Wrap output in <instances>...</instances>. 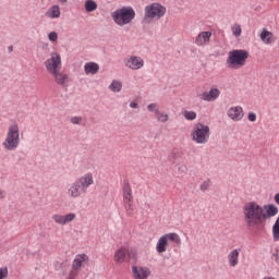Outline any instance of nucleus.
<instances>
[{
    "instance_id": "obj_38",
    "label": "nucleus",
    "mask_w": 279,
    "mask_h": 279,
    "mask_svg": "<svg viewBox=\"0 0 279 279\" xmlns=\"http://www.w3.org/2000/svg\"><path fill=\"white\" fill-rule=\"evenodd\" d=\"M130 108H133V109L138 108V102L132 101V102L130 104Z\"/></svg>"
},
{
    "instance_id": "obj_15",
    "label": "nucleus",
    "mask_w": 279,
    "mask_h": 279,
    "mask_svg": "<svg viewBox=\"0 0 279 279\" xmlns=\"http://www.w3.org/2000/svg\"><path fill=\"white\" fill-rule=\"evenodd\" d=\"M210 38H213V32L202 31L195 37L194 44L196 47H207V45H210Z\"/></svg>"
},
{
    "instance_id": "obj_11",
    "label": "nucleus",
    "mask_w": 279,
    "mask_h": 279,
    "mask_svg": "<svg viewBox=\"0 0 279 279\" xmlns=\"http://www.w3.org/2000/svg\"><path fill=\"white\" fill-rule=\"evenodd\" d=\"M124 66L131 71H141L145 66V60L138 56H130L124 59Z\"/></svg>"
},
{
    "instance_id": "obj_25",
    "label": "nucleus",
    "mask_w": 279,
    "mask_h": 279,
    "mask_svg": "<svg viewBox=\"0 0 279 279\" xmlns=\"http://www.w3.org/2000/svg\"><path fill=\"white\" fill-rule=\"evenodd\" d=\"M97 10V2L95 0H86L85 1V11L86 12H95Z\"/></svg>"
},
{
    "instance_id": "obj_30",
    "label": "nucleus",
    "mask_w": 279,
    "mask_h": 279,
    "mask_svg": "<svg viewBox=\"0 0 279 279\" xmlns=\"http://www.w3.org/2000/svg\"><path fill=\"white\" fill-rule=\"evenodd\" d=\"M211 184H213V182L210 181V179L203 181L199 186L202 193H206V191H208V189H210Z\"/></svg>"
},
{
    "instance_id": "obj_35",
    "label": "nucleus",
    "mask_w": 279,
    "mask_h": 279,
    "mask_svg": "<svg viewBox=\"0 0 279 279\" xmlns=\"http://www.w3.org/2000/svg\"><path fill=\"white\" fill-rule=\"evenodd\" d=\"M272 259L279 265V248L272 251Z\"/></svg>"
},
{
    "instance_id": "obj_21",
    "label": "nucleus",
    "mask_w": 279,
    "mask_h": 279,
    "mask_svg": "<svg viewBox=\"0 0 279 279\" xmlns=\"http://www.w3.org/2000/svg\"><path fill=\"white\" fill-rule=\"evenodd\" d=\"M259 38L264 43V45H271L272 43H276V38H274V33L267 31V28L262 29Z\"/></svg>"
},
{
    "instance_id": "obj_34",
    "label": "nucleus",
    "mask_w": 279,
    "mask_h": 279,
    "mask_svg": "<svg viewBox=\"0 0 279 279\" xmlns=\"http://www.w3.org/2000/svg\"><path fill=\"white\" fill-rule=\"evenodd\" d=\"M8 278V267H0V279Z\"/></svg>"
},
{
    "instance_id": "obj_13",
    "label": "nucleus",
    "mask_w": 279,
    "mask_h": 279,
    "mask_svg": "<svg viewBox=\"0 0 279 279\" xmlns=\"http://www.w3.org/2000/svg\"><path fill=\"white\" fill-rule=\"evenodd\" d=\"M131 269L134 279H147L151 276V270L147 266L133 264Z\"/></svg>"
},
{
    "instance_id": "obj_37",
    "label": "nucleus",
    "mask_w": 279,
    "mask_h": 279,
    "mask_svg": "<svg viewBox=\"0 0 279 279\" xmlns=\"http://www.w3.org/2000/svg\"><path fill=\"white\" fill-rule=\"evenodd\" d=\"M129 258H134V259H136V251H131V252L129 253Z\"/></svg>"
},
{
    "instance_id": "obj_16",
    "label": "nucleus",
    "mask_w": 279,
    "mask_h": 279,
    "mask_svg": "<svg viewBox=\"0 0 279 279\" xmlns=\"http://www.w3.org/2000/svg\"><path fill=\"white\" fill-rule=\"evenodd\" d=\"M227 117H229L231 119V121H234L235 123L239 121H243V117H245L243 107H241V106L230 107L227 110Z\"/></svg>"
},
{
    "instance_id": "obj_10",
    "label": "nucleus",
    "mask_w": 279,
    "mask_h": 279,
    "mask_svg": "<svg viewBox=\"0 0 279 279\" xmlns=\"http://www.w3.org/2000/svg\"><path fill=\"white\" fill-rule=\"evenodd\" d=\"M45 66L50 75L62 70V57L58 52H52L50 58L45 61Z\"/></svg>"
},
{
    "instance_id": "obj_8",
    "label": "nucleus",
    "mask_w": 279,
    "mask_h": 279,
    "mask_svg": "<svg viewBox=\"0 0 279 279\" xmlns=\"http://www.w3.org/2000/svg\"><path fill=\"white\" fill-rule=\"evenodd\" d=\"M169 241L170 243H175V245L180 246L182 245V239L180 235L175 232L166 233L161 235L156 244V252L157 254H165L167 252V247H169Z\"/></svg>"
},
{
    "instance_id": "obj_27",
    "label": "nucleus",
    "mask_w": 279,
    "mask_h": 279,
    "mask_svg": "<svg viewBox=\"0 0 279 279\" xmlns=\"http://www.w3.org/2000/svg\"><path fill=\"white\" fill-rule=\"evenodd\" d=\"M156 119L158 123H167V121H169V113L159 111L158 114L156 116Z\"/></svg>"
},
{
    "instance_id": "obj_42",
    "label": "nucleus",
    "mask_w": 279,
    "mask_h": 279,
    "mask_svg": "<svg viewBox=\"0 0 279 279\" xmlns=\"http://www.w3.org/2000/svg\"><path fill=\"white\" fill-rule=\"evenodd\" d=\"M68 0H59V3H61L62 5H64V3H66Z\"/></svg>"
},
{
    "instance_id": "obj_4",
    "label": "nucleus",
    "mask_w": 279,
    "mask_h": 279,
    "mask_svg": "<svg viewBox=\"0 0 279 279\" xmlns=\"http://www.w3.org/2000/svg\"><path fill=\"white\" fill-rule=\"evenodd\" d=\"M19 145H21V129L19 128V123L14 122L9 124L7 129L2 147L5 151H16V149H19Z\"/></svg>"
},
{
    "instance_id": "obj_41",
    "label": "nucleus",
    "mask_w": 279,
    "mask_h": 279,
    "mask_svg": "<svg viewBox=\"0 0 279 279\" xmlns=\"http://www.w3.org/2000/svg\"><path fill=\"white\" fill-rule=\"evenodd\" d=\"M8 49H9V53H12L14 51V47L12 46H9Z\"/></svg>"
},
{
    "instance_id": "obj_36",
    "label": "nucleus",
    "mask_w": 279,
    "mask_h": 279,
    "mask_svg": "<svg viewBox=\"0 0 279 279\" xmlns=\"http://www.w3.org/2000/svg\"><path fill=\"white\" fill-rule=\"evenodd\" d=\"M247 119H248V121H251V123H254L256 121V113L250 112L247 114Z\"/></svg>"
},
{
    "instance_id": "obj_1",
    "label": "nucleus",
    "mask_w": 279,
    "mask_h": 279,
    "mask_svg": "<svg viewBox=\"0 0 279 279\" xmlns=\"http://www.w3.org/2000/svg\"><path fill=\"white\" fill-rule=\"evenodd\" d=\"M243 220L248 230L265 226L268 219L278 215V207L274 204L262 206L257 202H247L242 208Z\"/></svg>"
},
{
    "instance_id": "obj_39",
    "label": "nucleus",
    "mask_w": 279,
    "mask_h": 279,
    "mask_svg": "<svg viewBox=\"0 0 279 279\" xmlns=\"http://www.w3.org/2000/svg\"><path fill=\"white\" fill-rule=\"evenodd\" d=\"M275 202L279 206V193L275 194Z\"/></svg>"
},
{
    "instance_id": "obj_26",
    "label": "nucleus",
    "mask_w": 279,
    "mask_h": 279,
    "mask_svg": "<svg viewBox=\"0 0 279 279\" xmlns=\"http://www.w3.org/2000/svg\"><path fill=\"white\" fill-rule=\"evenodd\" d=\"M183 117L186 119V121H195L197 119V113L195 111H183Z\"/></svg>"
},
{
    "instance_id": "obj_9",
    "label": "nucleus",
    "mask_w": 279,
    "mask_h": 279,
    "mask_svg": "<svg viewBox=\"0 0 279 279\" xmlns=\"http://www.w3.org/2000/svg\"><path fill=\"white\" fill-rule=\"evenodd\" d=\"M122 199L126 215H132L134 213V195L132 194V186L128 181H124L122 185Z\"/></svg>"
},
{
    "instance_id": "obj_32",
    "label": "nucleus",
    "mask_w": 279,
    "mask_h": 279,
    "mask_svg": "<svg viewBox=\"0 0 279 279\" xmlns=\"http://www.w3.org/2000/svg\"><path fill=\"white\" fill-rule=\"evenodd\" d=\"M272 239L276 242L279 241V226L278 225L272 226Z\"/></svg>"
},
{
    "instance_id": "obj_19",
    "label": "nucleus",
    "mask_w": 279,
    "mask_h": 279,
    "mask_svg": "<svg viewBox=\"0 0 279 279\" xmlns=\"http://www.w3.org/2000/svg\"><path fill=\"white\" fill-rule=\"evenodd\" d=\"M239 256H241V247L234 248L228 254L229 267L234 268L239 265Z\"/></svg>"
},
{
    "instance_id": "obj_28",
    "label": "nucleus",
    "mask_w": 279,
    "mask_h": 279,
    "mask_svg": "<svg viewBox=\"0 0 279 279\" xmlns=\"http://www.w3.org/2000/svg\"><path fill=\"white\" fill-rule=\"evenodd\" d=\"M231 32L235 38H239L241 36L243 29L241 28V24H233L231 27Z\"/></svg>"
},
{
    "instance_id": "obj_29",
    "label": "nucleus",
    "mask_w": 279,
    "mask_h": 279,
    "mask_svg": "<svg viewBox=\"0 0 279 279\" xmlns=\"http://www.w3.org/2000/svg\"><path fill=\"white\" fill-rule=\"evenodd\" d=\"M70 123H72V125H84V118L78 116L71 117Z\"/></svg>"
},
{
    "instance_id": "obj_6",
    "label": "nucleus",
    "mask_w": 279,
    "mask_h": 279,
    "mask_svg": "<svg viewBox=\"0 0 279 279\" xmlns=\"http://www.w3.org/2000/svg\"><path fill=\"white\" fill-rule=\"evenodd\" d=\"M247 58H250V52L245 49H233L229 51L227 58V66L229 69H242L247 64Z\"/></svg>"
},
{
    "instance_id": "obj_2",
    "label": "nucleus",
    "mask_w": 279,
    "mask_h": 279,
    "mask_svg": "<svg viewBox=\"0 0 279 279\" xmlns=\"http://www.w3.org/2000/svg\"><path fill=\"white\" fill-rule=\"evenodd\" d=\"M95 184V179L92 172H87L77 178L72 184L69 185L66 195L71 199H77L82 195H86L88 189Z\"/></svg>"
},
{
    "instance_id": "obj_20",
    "label": "nucleus",
    "mask_w": 279,
    "mask_h": 279,
    "mask_svg": "<svg viewBox=\"0 0 279 279\" xmlns=\"http://www.w3.org/2000/svg\"><path fill=\"white\" fill-rule=\"evenodd\" d=\"M128 259V248L120 247L118 248L113 254V260L117 263V265H123L125 260Z\"/></svg>"
},
{
    "instance_id": "obj_17",
    "label": "nucleus",
    "mask_w": 279,
    "mask_h": 279,
    "mask_svg": "<svg viewBox=\"0 0 279 279\" xmlns=\"http://www.w3.org/2000/svg\"><path fill=\"white\" fill-rule=\"evenodd\" d=\"M75 217H76V215L73 213H70L66 215L54 214V215H52V220L58 226H66V225L71 223L72 221H75Z\"/></svg>"
},
{
    "instance_id": "obj_18",
    "label": "nucleus",
    "mask_w": 279,
    "mask_h": 279,
    "mask_svg": "<svg viewBox=\"0 0 279 279\" xmlns=\"http://www.w3.org/2000/svg\"><path fill=\"white\" fill-rule=\"evenodd\" d=\"M54 78L56 84L59 86H62V88H66L69 86V82H71V78L69 77V74L63 72H54V74H51Z\"/></svg>"
},
{
    "instance_id": "obj_5",
    "label": "nucleus",
    "mask_w": 279,
    "mask_h": 279,
    "mask_svg": "<svg viewBox=\"0 0 279 279\" xmlns=\"http://www.w3.org/2000/svg\"><path fill=\"white\" fill-rule=\"evenodd\" d=\"M111 19L119 27L130 25L133 19H136V11L132 7H122L111 13Z\"/></svg>"
},
{
    "instance_id": "obj_24",
    "label": "nucleus",
    "mask_w": 279,
    "mask_h": 279,
    "mask_svg": "<svg viewBox=\"0 0 279 279\" xmlns=\"http://www.w3.org/2000/svg\"><path fill=\"white\" fill-rule=\"evenodd\" d=\"M123 83L119 80H113L109 85V90H111L112 93H121Z\"/></svg>"
},
{
    "instance_id": "obj_7",
    "label": "nucleus",
    "mask_w": 279,
    "mask_h": 279,
    "mask_svg": "<svg viewBox=\"0 0 279 279\" xmlns=\"http://www.w3.org/2000/svg\"><path fill=\"white\" fill-rule=\"evenodd\" d=\"M191 138L196 145H206L210 141V126L202 122L193 126Z\"/></svg>"
},
{
    "instance_id": "obj_3",
    "label": "nucleus",
    "mask_w": 279,
    "mask_h": 279,
    "mask_svg": "<svg viewBox=\"0 0 279 279\" xmlns=\"http://www.w3.org/2000/svg\"><path fill=\"white\" fill-rule=\"evenodd\" d=\"M167 14V7L160 2H151L144 8L143 25H151L160 21Z\"/></svg>"
},
{
    "instance_id": "obj_22",
    "label": "nucleus",
    "mask_w": 279,
    "mask_h": 279,
    "mask_svg": "<svg viewBox=\"0 0 279 279\" xmlns=\"http://www.w3.org/2000/svg\"><path fill=\"white\" fill-rule=\"evenodd\" d=\"M60 14H62V12L60 11V5L58 4H53L45 12L46 19H60Z\"/></svg>"
},
{
    "instance_id": "obj_33",
    "label": "nucleus",
    "mask_w": 279,
    "mask_h": 279,
    "mask_svg": "<svg viewBox=\"0 0 279 279\" xmlns=\"http://www.w3.org/2000/svg\"><path fill=\"white\" fill-rule=\"evenodd\" d=\"M48 38L50 43H58V33L51 32L48 34Z\"/></svg>"
},
{
    "instance_id": "obj_14",
    "label": "nucleus",
    "mask_w": 279,
    "mask_h": 279,
    "mask_svg": "<svg viewBox=\"0 0 279 279\" xmlns=\"http://www.w3.org/2000/svg\"><path fill=\"white\" fill-rule=\"evenodd\" d=\"M221 95V90L216 86L210 87L209 92H204L202 94H197V97L203 101H217Z\"/></svg>"
},
{
    "instance_id": "obj_40",
    "label": "nucleus",
    "mask_w": 279,
    "mask_h": 279,
    "mask_svg": "<svg viewBox=\"0 0 279 279\" xmlns=\"http://www.w3.org/2000/svg\"><path fill=\"white\" fill-rule=\"evenodd\" d=\"M3 197H5V191L0 190V199H3Z\"/></svg>"
},
{
    "instance_id": "obj_23",
    "label": "nucleus",
    "mask_w": 279,
    "mask_h": 279,
    "mask_svg": "<svg viewBox=\"0 0 279 279\" xmlns=\"http://www.w3.org/2000/svg\"><path fill=\"white\" fill-rule=\"evenodd\" d=\"M84 71L86 75H97V73H99V64L95 62H87L84 65Z\"/></svg>"
},
{
    "instance_id": "obj_43",
    "label": "nucleus",
    "mask_w": 279,
    "mask_h": 279,
    "mask_svg": "<svg viewBox=\"0 0 279 279\" xmlns=\"http://www.w3.org/2000/svg\"><path fill=\"white\" fill-rule=\"evenodd\" d=\"M275 226H279V216H278V218H277V220L275 222Z\"/></svg>"
},
{
    "instance_id": "obj_31",
    "label": "nucleus",
    "mask_w": 279,
    "mask_h": 279,
    "mask_svg": "<svg viewBox=\"0 0 279 279\" xmlns=\"http://www.w3.org/2000/svg\"><path fill=\"white\" fill-rule=\"evenodd\" d=\"M148 112H154L156 116L160 112V109L158 108V104H149L147 106Z\"/></svg>"
},
{
    "instance_id": "obj_12",
    "label": "nucleus",
    "mask_w": 279,
    "mask_h": 279,
    "mask_svg": "<svg viewBox=\"0 0 279 279\" xmlns=\"http://www.w3.org/2000/svg\"><path fill=\"white\" fill-rule=\"evenodd\" d=\"M88 260L89 258H88V255L86 254L75 255L70 274H72V276H77V274H80L81 267L88 265Z\"/></svg>"
}]
</instances>
